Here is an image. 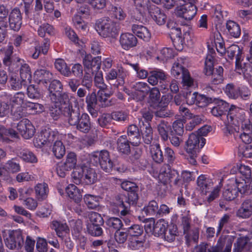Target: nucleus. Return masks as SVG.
Instances as JSON below:
<instances>
[{
	"instance_id": "1",
	"label": "nucleus",
	"mask_w": 252,
	"mask_h": 252,
	"mask_svg": "<svg viewBox=\"0 0 252 252\" xmlns=\"http://www.w3.org/2000/svg\"><path fill=\"white\" fill-rule=\"evenodd\" d=\"M121 186L124 190L127 191V195L125 198V201L122 199L118 203V208L116 212L120 213L121 216H126L129 213L130 206L137 204L140 190L136 183L128 181H123Z\"/></svg>"
},
{
	"instance_id": "2",
	"label": "nucleus",
	"mask_w": 252,
	"mask_h": 252,
	"mask_svg": "<svg viewBox=\"0 0 252 252\" xmlns=\"http://www.w3.org/2000/svg\"><path fill=\"white\" fill-rule=\"evenodd\" d=\"M57 133L50 129H45L41 131L40 134L36 138V141L37 145L39 147L45 145L49 146L54 142L52 152L57 158L60 159L64 155L65 149L62 142L57 140Z\"/></svg>"
},
{
	"instance_id": "3",
	"label": "nucleus",
	"mask_w": 252,
	"mask_h": 252,
	"mask_svg": "<svg viewBox=\"0 0 252 252\" xmlns=\"http://www.w3.org/2000/svg\"><path fill=\"white\" fill-rule=\"evenodd\" d=\"M212 57L211 56L207 57L205 61V67L204 73L207 76L211 75L210 83L205 84L203 90L206 92L211 93L215 91L213 85H218L221 83L223 81V68L221 66H219L216 68H214V64L212 63Z\"/></svg>"
},
{
	"instance_id": "4",
	"label": "nucleus",
	"mask_w": 252,
	"mask_h": 252,
	"mask_svg": "<svg viewBox=\"0 0 252 252\" xmlns=\"http://www.w3.org/2000/svg\"><path fill=\"white\" fill-rule=\"evenodd\" d=\"M70 126H74L81 132L88 133L92 128V123L89 115L86 113L80 114L79 111L72 109L67 119Z\"/></svg>"
},
{
	"instance_id": "5",
	"label": "nucleus",
	"mask_w": 252,
	"mask_h": 252,
	"mask_svg": "<svg viewBox=\"0 0 252 252\" xmlns=\"http://www.w3.org/2000/svg\"><path fill=\"white\" fill-rule=\"evenodd\" d=\"M95 29L98 33L103 37L114 38L118 34L117 23L108 17H104L97 20Z\"/></svg>"
},
{
	"instance_id": "6",
	"label": "nucleus",
	"mask_w": 252,
	"mask_h": 252,
	"mask_svg": "<svg viewBox=\"0 0 252 252\" xmlns=\"http://www.w3.org/2000/svg\"><path fill=\"white\" fill-rule=\"evenodd\" d=\"M247 188L246 181L240 182L238 178H232L225 187L223 197L226 200H232L237 197L239 192L243 194L248 190Z\"/></svg>"
},
{
	"instance_id": "7",
	"label": "nucleus",
	"mask_w": 252,
	"mask_h": 252,
	"mask_svg": "<svg viewBox=\"0 0 252 252\" xmlns=\"http://www.w3.org/2000/svg\"><path fill=\"white\" fill-rule=\"evenodd\" d=\"M90 159L94 165H99L105 172L110 173L112 171L114 163L111 159L109 152L107 150L94 151L90 155Z\"/></svg>"
},
{
	"instance_id": "8",
	"label": "nucleus",
	"mask_w": 252,
	"mask_h": 252,
	"mask_svg": "<svg viewBox=\"0 0 252 252\" xmlns=\"http://www.w3.org/2000/svg\"><path fill=\"white\" fill-rule=\"evenodd\" d=\"M53 104L49 108V114L52 118L58 120L61 114L68 118L72 109V104L69 98L66 102L62 101V99H57L56 101H51Z\"/></svg>"
},
{
	"instance_id": "9",
	"label": "nucleus",
	"mask_w": 252,
	"mask_h": 252,
	"mask_svg": "<svg viewBox=\"0 0 252 252\" xmlns=\"http://www.w3.org/2000/svg\"><path fill=\"white\" fill-rule=\"evenodd\" d=\"M179 5L175 9V14L178 17L190 21L193 18L197 13V8L195 5V0H178Z\"/></svg>"
},
{
	"instance_id": "10",
	"label": "nucleus",
	"mask_w": 252,
	"mask_h": 252,
	"mask_svg": "<svg viewBox=\"0 0 252 252\" xmlns=\"http://www.w3.org/2000/svg\"><path fill=\"white\" fill-rule=\"evenodd\" d=\"M73 178L74 182L76 184L84 182L87 185H91L94 183L96 175L94 169L87 166H82L76 169Z\"/></svg>"
},
{
	"instance_id": "11",
	"label": "nucleus",
	"mask_w": 252,
	"mask_h": 252,
	"mask_svg": "<svg viewBox=\"0 0 252 252\" xmlns=\"http://www.w3.org/2000/svg\"><path fill=\"white\" fill-rule=\"evenodd\" d=\"M128 75V72L123 67H118L117 69H111L107 73L106 79L110 85L117 87L122 86L125 83L126 76Z\"/></svg>"
},
{
	"instance_id": "12",
	"label": "nucleus",
	"mask_w": 252,
	"mask_h": 252,
	"mask_svg": "<svg viewBox=\"0 0 252 252\" xmlns=\"http://www.w3.org/2000/svg\"><path fill=\"white\" fill-rule=\"evenodd\" d=\"M6 247L10 250L19 249L24 243V238L22 233L19 230H9L8 235L3 236Z\"/></svg>"
},
{
	"instance_id": "13",
	"label": "nucleus",
	"mask_w": 252,
	"mask_h": 252,
	"mask_svg": "<svg viewBox=\"0 0 252 252\" xmlns=\"http://www.w3.org/2000/svg\"><path fill=\"white\" fill-rule=\"evenodd\" d=\"M50 82L48 92L51 100L56 101L57 99H60L64 102H66L69 97L67 93L62 92L63 85L61 82L56 79Z\"/></svg>"
},
{
	"instance_id": "14",
	"label": "nucleus",
	"mask_w": 252,
	"mask_h": 252,
	"mask_svg": "<svg viewBox=\"0 0 252 252\" xmlns=\"http://www.w3.org/2000/svg\"><path fill=\"white\" fill-rule=\"evenodd\" d=\"M77 163L76 155L73 152L67 154L64 162L58 164L56 170L58 175L61 177H64L66 172L74 169Z\"/></svg>"
},
{
	"instance_id": "15",
	"label": "nucleus",
	"mask_w": 252,
	"mask_h": 252,
	"mask_svg": "<svg viewBox=\"0 0 252 252\" xmlns=\"http://www.w3.org/2000/svg\"><path fill=\"white\" fill-rule=\"evenodd\" d=\"M171 73L175 77L182 78L184 86L190 87L193 84V80L190 76L189 72L179 62H175L171 68Z\"/></svg>"
},
{
	"instance_id": "16",
	"label": "nucleus",
	"mask_w": 252,
	"mask_h": 252,
	"mask_svg": "<svg viewBox=\"0 0 252 252\" xmlns=\"http://www.w3.org/2000/svg\"><path fill=\"white\" fill-rule=\"evenodd\" d=\"M228 123L235 126H239L246 119L244 110L234 105H231L226 115Z\"/></svg>"
},
{
	"instance_id": "17",
	"label": "nucleus",
	"mask_w": 252,
	"mask_h": 252,
	"mask_svg": "<svg viewBox=\"0 0 252 252\" xmlns=\"http://www.w3.org/2000/svg\"><path fill=\"white\" fill-rule=\"evenodd\" d=\"M206 140L203 137L199 136L196 133H192L189 135L186 142V151L199 152L205 144Z\"/></svg>"
},
{
	"instance_id": "18",
	"label": "nucleus",
	"mask_w": 252,
	"mask_h": 252,
	"mask_svg": "<svg viewBox=\"0 0 252 252\" xmlns=\"http://www.w3.org/2000/svg\"><path fill=\"white\" fill-rule=\"evenodd\" d=\"M17 129L25 139H30L34 134L35 129L30 120L24 119L17 125Z\"/></svg>"
},
{
	"instance_id": "19",
	"label": "nucleus",
	"mask_w": 252,
	"mask_h": 252,
	"mask_svg": "<svg viewBox=\"0 0 252 252\" xmlns=\"http://www.w3.org/2000/svg\"><path fill=\"white\" fill-rule=\"evenodd\" d=\"M178 174L177 170L171 169L170 166L164 165L160 169L158 177L161 183L166 184L172 183L174 178L178 177Z\"/></svg>"
},
{
	"instance_id": "20",
	"label": "nucleus",
	"mask_w": 252,
	"mask_h": 252,
	"mask_svg": "<svg viewBox=\"0 0 252 252\" xmlns=\"http://www.w3.org/2000/svg\"><path fill=\"white\" fill-rule=\"evenodd\" d=\"M112 93L107 91H98L97 93L98 105L101 108H105L115 105L117 103V99L114 98H110Z\"/></svg>"
},
{
	"instance_id": "21",
	"label": "nucleus",
	"mask_w": 252,
	"mask_h": 252,
	"mask_svg": "<svg viewBox=\"0 0 252 252\" xmlns=\"http://www.w3.org/2000/svg\"><path fill=\"white\" fill-rule=\"evenodd\" d=\"M229 103L220 99H215L214 106L212 108L211 112L216 117H221L225 116L229 110Z\"/></svg>"
},
{
	"instance_id": "22",
	"label": "nucleus",
	"mask_w": 252,
	"mask_h": 252,
	"mask_svg": "<svg viewBox=\"0 0 252 252\" xmlns=\"http://www.w3.org/2000/svg\"><path fill=\"white\" fill-rule=\"evenodd\" d=\"M9 23L10 29L14 31H18L22 24V16L20 9L14 8L9 16Z\"/></svg>"
},
{
	"instance_id": "23",
	"label": "nucleus",
	"mask_w": 252,
	"mask_h": 252,
	"mask_svg": "<svg viewBox=\"0 0 252 252\" xmlns=\"http://www.w3.org/2000/svg\"><path fill=\"white\" fill-rule=\"evenodd\" d=\"M87 110L93 117L95 118L98 115L99 106L96 94L94 93H89L86 97Z\"/></svg>"
},
{
	"instance_id": "24",
	"label": "nucleus",
	"mask_w": 252,
	"mask_h": 252,
	"mask_svg": "<svg viewBox=\"0 0 252 252\" xmlns=\"http://www.w3.org/2000/svg\"><path fill=\"white\" fill-rule=\"evenodd\" d=\"M134 92H133L134 99L137 101L142 100L150 90V87L147 83L138 82L133 85Z\"/></svg>"
},
{
	"instance_id": "25",
	"label": "nucleus",
	"mask_w": 252,
	"mask_h": 252,
	"mask_svg": "<svg viewBox=\"0 0 252 252\" xmlns=\"http://www.w3.org/2000/svg\"><path fill=\"white\" fill-rule=\"evenodd\" d=\"M101 57H93L91 55H87L83 59V64L88 69H91L92 73L98 71L101 66Z\"/></svg>"
},
{
	"instance_id": "26",
	"label": "nucleus",
	"mask_w": 252,
	"mask_h": 252,
	"mask_svg": "<svg viewBox=\"0 0 252 252\" xmlns=\"http://www.w3.org/2000/svg\"><path fill=\"white\" fill-rule=\"evenodd\" d=\"M120 43L123 49L128 50L137 45V39L132 33H124L120 36Z\"/></svg>"
},
{
	"instance_id": "27",
	"label": "nucleus",
	"mask_w": 252,
	"mask_h": 252,
	"mask_svg": "<svg viewBox=\"0 0 252 252\" xmlns=\"http://www.w3.org/2000/svg\"><path fill=\"white\" fill-rule=\"evenodd\" d=\"M127 134L129 142L133 146H138L141 143V135L138 126L135 125L129 126L127 129Z\"/></svg>"
},
{
	"instance_id": "28",
	"label": "nucleus",
	"mask_w": 252,
	"mask_h": 252,
	"mask_svg": "<svg viewBox=\"0 0 252 252\" xmlns=\"http://www.w3.org/2000/svg\"><path fill=\"white\" fill-rule=\"evenodd\" d=\"M148 12L158 25H162L165 23L166 15L156 5L153 4L149 7Z\"/></svg>"
},
{
	"instance_id": "29",
	"label": "nucleus",
	"mask_w": 252,
	"mask_h": 252,
	"mask_svg": "<svg viewBox=\"0 0 252 252\" xmlns=\"http://www.w3.org/2000/svg\"><path fill=\"white\" fill-rule=\"evenodd\" d=\"M252 215V200L246 199L242 203L241 207L236 212L238 217L248 219Z\"/></svg>"
},
{
	"instance_id": "30",
	"label": "nucleus",
	"mask_w": 252,
	"mask_h": 252,
	"mask_svg": "<svg viewBox=\"0 0 252 252\" xmlns=\"http://www.w3.org/2000/svg\"><path fill=\"white\" fill-rule=\"evenodd\" d=\"M166 79L165 73L161 69L156 68L150 71L148 81L150 84L155 86L157 85L158 82L161 83L164 81Z\"/></svg>"
},
{
	"instance_id": "31",
	"label": "nucleus",
	"mask_w": 252,
	"mask_h": 252,
	"mask_svg": "<svg viewBox=\"0 0 252 252\" xmlns=\"http://www.w3.org/2000/svg\"><path fill=\"white\" fill-rule=\"evenodd\" d=\"M52 78V73L44 69H37L34 73V79L39 84H47Z\"/></svg>"
},
{
	"instance_id": "32",
	"label": "nucleus",
	"mask_w": 252,
	"mask_h": 252,
	"mask_svg": "<svg viewBox=\"0 0 252 252\" xmlns=\"http://www.w3.org/2000/svg\"><path fill=\"white\" fill-rule=\"evenodd\" d=\"M130 143L126 135H121L117 139V149L119 153L127 155L130 153Z\"/></svg>"
},
{
	"instance_id": "33",
	"label": "nucleus",
	"mask_w": 252,
	"mask_h": 252,
	"mask_svg": "<svg viewBox=\"0 0 252 252\" xmlns=\"http://www.w3.org/2000/svg\"><path fill=\"white\" fill-rule=\"evenodd\" d=\"M242 61L235 64V70L240 74H243L244 77L249 80L252 77V66L249 63H242Z\"/></svg>"
},
{
	"instance_id": "34",
	"label": "nucleus",
	"mask_w": 252,
	"mask_h": 252,
	"mask_svg": "<svg viewBox=\"0 0 252 252\" xmlns=\"http://www.w3.org/2000/svg\"><path fill=\"white\" fill-rule=\"evenodd\" d=\"M197 184L202 193L205 194L209 192L213 187L212 181L203 175H201L198 177Z\"/></svg>"
},
{
	"instance_id": "35",
	"label": "nucleus",
	"mask_w": 252,
	"mask_h": 252,
	"mask_svg": "<svg viewBox=\"0 0 252 252\" xmlns=\"http://www.w3.org/2000/svg\"><path fill=\"white\" fill-rule=\"evenodd\" d=\"M18 133L12 128L6 129L0 126V141L4 143H9L11 141L10 138H17Z\"/></svg>"
},
{
	"instance_id": "36",
	"label": "nucleus",
	"mask_w": 252,
	"mask_h": 252,
	"mask_svg": "<svg viewBox=\"0 0 252 252\" xmlns=\"http://www.w3.org/2000/svg\"><path fill=\"white\" fill-rule=\"evenodd\" d=\"M132 31L138 37L145 41H148L151 37L149 31L143 26L133 24L132 26Z\"/></svg>"
},
{
	"instance_id": "37",
	"label": "nucleus",
	"mask_w": 252,
	"mask_h": 252,
	"mask_svg": "<svg viewBox=\"0 0 252 252\" xmlns=\"http://www.w3.org/2000/svg\"><path fill=\"white\" fill-rule=\"evenodd\" d=\"M234 169L238 170L237 174H240L241 176L240 178H242V180H239V181L243 182L244 180V181L246 182V184H248L252 174L251 168L245 165L241 164L240 166L237 165L236 167L234 166L231 170V172H232Z\"/></svg>"
},
{
	"instance_id": "38",
	"label": "nucleus",
	"mask_w": 252,
	"mask_h": 252,
	"mask_svg": "<svg viewBox=\"0 0 252 252\" xmlns=\"http://www.w3.org/2000/svg\"><path fill=\"white\" fill-rule=\"evenodd\" d=\"M17 154L20 158L26 162L34 163L37 162L36 156L29 149H20L17 151Z\"/></svg>"
},
{
	"instance_id": "39",
	"label": "nucleus",
	"mask_w": 252,
	"mask_h": 252,
	"mask_svg": "<svg viewBox=\"0 0 252 252\" xmlns=\"http://www.w3.org/2000/svg\"><path fill=\"white\" fill-rule=\"evenodd\" d=\"M226 51L229 59L232 60L235 56L236 57L235 64L242 61V50L238 45L232 44L227 48Z\"/></svg>"
},
{
	"instance_id": "40",
	"label": "nucleus",
	"mask_w": 252,
	"mask_h": 252,
	"mask_svg": "<svg viewBox=\"0 0 252 252\" xmlns=\"http://www.w3.org/2000/svg\"><path fill=\"white\" fill-rule=\"evenodd\" d=\"M51 227L55 230L58 236L61 238L64 236V235H68L69 231L65 223H62L57 220H53Z\"/></svg>"
},
{
	"instance_id": "41",
	"label": "nucleus",
	"mask_w": 252,
	"mask_h": 252,
	"mask_svg": "<svg viewBox=\"0 0 252 252\" xmlns=\"http://www.w3.org/2000/svg\"><path fill=\"white\" fill-rule=\"evenodd\" d=\"M150 152L153 160L157 163H161L164 161V156L160 145L156 144L151 146Z\"/></svg>"
},
{
	"instance_id": "42",
	"label": "nucleus",
	"mask_w": 252,
	"mask_h": 252,
	"mask_svg": "<svg viewBox=\"0 0 252 252\" xmlns=\"http://www.w3.org/2000/svg\"><path fill=\"white\" fill-rule=\"evenodd\" d=\"M142 213L147 216H158L159 210L158 202L154 200L149 202L142 209Z\"/></svg>"
},
{
	"instance_id": "43",
	"label": "nucleus",
	"mask_w": 252,
	"mask_h": 252,
	"mask_svg": "<svg viewBox=\"0 0 252 252\" xmlns=\"http://www.w3.org/2000/svg\"><path fill=\"white\" fill-rule=\"evenodd\" d=\"M68 196L75 202L80 201L82 197L80 190L74 185L69 184L65 189Z\"/></svg>"
},
{
	"instance_id": "44",
	"label": "nucleus",
	"mask_w": 252,
	"mask_h": 252,
	"mask_svg": "<svg viewBox=\"0 0 252 252\" xmlns=\"http://www.w3.org/2000/svg\"><path fill=\"white\" fill-rule=\"evenodd\" d=\"M170 126L168 123L164 120H161L157 126L158 131L161 140L166 141L169 138L168 132L170 129Z\"/></svg>"
},
{
	"instance_id": "45",
	"label": "nucleus",
	"mask_w": 252,
	"mask_h": 252,
	"mask_svg": "<svg viewBox=\"0 0 252 252\" xmlns=\"http://www.w3.org/2000/svg\"><path fill=\"white\" fill-rule=\"evenodd\" d=\"M50 47V40L48 38L44 39L43 43L41 46H36L34 47L33 53L32 54V57L34 59L38 58L40 53L45 55L47 53Z\"/></svg>"
},
{
	"instance_id": "46",
	"label": "nucleus",
	"mask_w": 252,
	"mask_h": 252,
	"mask_svg": "<svg viewBox=\"0 0 252 252\" xmlns=\"http://www.w3.org/2000/svg\"><path fill=\"white\" fill-rule=\"evenodd\" d=\"M168 223L163 219H160L155 223V227L153 228V234L156 236L163 237L165 231L168 228Z\"/></svg>"
},
{
	"instance_id": "47",
	"label": "nucleus",
	"mask_w": 252,
	"mask_h": 252,
	"mask_svg": "<svg viewBox=\"0 0 252 252\" xmlns=\"http://www.w3.org/2000/svg\"><path fill=\"white\" fill-rule=\"evenodd\" d=\"M225 94L229 98L233 99L238 98L239 87L232 83H228L223 88Z\"/></svg>"
},
{
	"instance_id": "48",
	"label": "nucleus",
	"mask_w": 252,
	"mask_h": 252,
	"mask_svg": "<svg viewBox=\"0 0 252 252\" xmlns=\"http://www.w3.org/2000/svg\"><path fill=\"white\" fill-rule=\"evenodd\" d=\"M36 196L38 200L46 198L49 192L48 185L45 183L38 184L35 187Z\"/></svg>"
},
{
	"instance_id": "49",
	"label": "nucleus",
	"mask_w": 252,
	"mask_h": 252,
	"mask_svg": "<svg viewBox=\"0 0 252 252\" xmlns=\"http://www.w3.org/2000/svg\"><path fill=\"white\" fill-rule=\"evenodd\" d=\"M20 78L24 80L25 82L30 84L32 81V74L31 68L29 65L27 63H24L21 64L20 68Z\"/></svg>"
},
{
	"instance_id": "50",
	"label": "nucleus",
	"mask_w": 252,
	"mask_h": 252,
	"mask_svg": "<svg viewBox=\"0 0 252 252\" xmlns=\"http://www.w3.org/2000/svg\"><path fill=\"white\" fill-rule=\"evenodd\" d=\"M3 168L8 172L14 173L20 171L21 166L18 159L12 158L5 163Z\"/></svg>"
},
{
	"instance_id": "51",
	"label": "nucleus",
	"mask_w": 252,
	"mask_h": 252,
	"mask_svg": "<svg viewBox=\"0 0 252 252\" xmlns=\"http://www.w3.org/2000/svg\"><path fill=\"white\" fill-rule=\"evenodd\" d=\"M251 238H252V234L238 238L236 243H234L233 252H242L247 245L249 240Z\"/></svg>"
},
{
	"instance_id": "52",
	"label": "nucleus",
	"mask_w": 252,
	"mask_h": 252,
	"mask_svg": "<svg viewBox=\"0 0 252 252\" xmlns=\"http://www.w3.org/2000/svg\"><path fill=\"white\" fill-rule=\"evenodd\" d=\"M100 197L98 196L92 194H86L84 196V201L90 209H95L99 205Z\"/></svg>"
},
{
	"instance_id": "53",
	"label": "nucleus",
	"mask_w": 252,
	"mask_h": 252,
	"mask_svg": "<svg viewBox=\"0 0 252 252\" xmlns=\"http://www.w3.org/2000/svg\"><path fill=\"white\" fill-rule=\"evenodd\" d=\"M133 1L136 8L141 15L148 11L149 7L153 5L150 0H133Z\"/></svg>"
},
{
	"instance_id": "54",
	"label": "nucleus",
	"mask_w": 252,
	"mask_h": 252,
	"mask_svg": "<svg viewBox=\"0 0 252 252\" xmlns=\"http://www.w3.org/2000/svg\"><path fill=\"white\" fill-rule=\"evenodd\" d=\"M55 68L60 72V73L65 76L68 77L71 74L70 68L67 66L64 61L58 59L55 62Z\"/></svg>"
},
{
	"instance_id": "55",
	"label": "nucleus",
	"mask_w": 252,
	"mask_h": 252,
	"mask_svg": "<svg viewBox=\"0 0 252 252\" xmlns=\"http://www.w3.org/2000/svg\"><path fill=\"white\" fill-rule=\"evenodd\" d=\"M143 141L147 145H150L153 140V129L150 124H146L142 130Z\"/></svg>"
},
{
	"instance_id": "56",
	"label": "nucleus",
	"mask_w": 252,
	"mask_h": 252,
	"mask_svg": "<svg viewBox=\"0 0 252 252\" xmlns=\"http://www.w3.org/2000/svg\"><path fill=\"white\" fill-rule=\"evenodd\" d=\"M226 29L232 36L237 38L240 35L241 30L240 26L235 22L233 21H227Z\"/></svg>"
},
{
	"instance_id": "57",
	"label": "nucleus",
	"mask_w": 252,
	"mask_h": 252,
	"mask_svg": "<svg viewBox=\"0 0 252 252\" xmlns=\"http://www.w3.org/2000/svg\"><path fill=\"white\" fill-rule=\"evenodd\" d=\"M238 155L241 158L252 157V146L250 145L241 144L238 149Z\"/></svg>"
},
{
	"instance_id": "58",
	"label": "nucleus",
	"mask_w": 252,
	"mask_h": 252,
	"mask_svg": "<svg viewBox=\"0 0 252 252\" xmlns=\"http://www.w3.org/2000/svg\"><path fill=\"white\" fill-rule=\"evenodd\" d=\"M107 227L111 230H119L123 226L122 220L118 218L111 217L106 221Z\"/></svg>"
},
{
	"instance_id": "59",
	"label": "nucleus",
	"mask_w": 252,
	"mask_h": 252,
	"mask_svg": "<svg viewBox=\"0 0 252 252\" xmlns=\"http://www.w3.org/2000/svg\"><path fill=\"white\" fill-rule=\"evenodd\" d=\"M8 10L3 5H0V29L6 30L8 26L7 17Z\"/></svg>"
},
{
	"instance_id": "60",
	"label": "nucleus",
	"mask_w": 252,
	"mask_h": 252,
	"mask_svg": "<svg viewBox=\"0 0 252 252\" xmlns=\"http://www.w3.org/2000/svg\"><path fill=\"white\" fill-rule=\"evenodd\" d=\"M128 235L132 237H138L143 232V227L139 224H133L126 228Z\"/></svg>"
},
{
	"instance_id": "61",
	"label": "nucleus",
	"mask_w": 252,
	"mask_h": 252,
	"mask_svg": "<svg viewBox=\"0 0 252 252\" xmlns=\"http://www.w3.org/2000/svg\"><path fill=\"white\" fill-rule=\"evenodd\" d=\"M9 84L11 89L14 90H18L21 89L23 86H27L29 85L16 76H12L10 77Z\"/></svg>"
},
{
	"instance_id": "62",
	"label": "nucleus",
	"mask_w": 252,
	"mask_h": 252,
	"mask_svg": "<svg viewBox=\"0 0 252 252\" xmlns=\"http://www.w3.org/2000/svg\"><path fill=\"white\" fill-rule=\"evenodd\" d=\"M185 123L184 119H178L174 121L172 124L173 132L178 136H182L184 132Z\"/></svg>"
},
{
	"instance_id": "63",
	"label": "nucleus",
	"mask_w": 252,
	"mask_h": 252,
	"mask_svg": "<svg viewBox=\"0 0 252 252\" xmlns=\"http://www.w3.org/2000/svg\"><path fill=\"white\" fill-rule=\"evenodd\" d=\"M164 159L166 161V165L170 166L173 165L176 159L175 154L174 151L170 147H166L164 148Z\"/></svg>"
},
{
	"instance_id": "64",
	"label": "nucleus",
	"mask_w": 252,
	"mask_h": 252,
	"mask_svg": "<svg viewBox=\"0 0 252 252\" xmlns=\"http://www.w3.org/2000/svg\"><path fill=\"white\" fill-rule=\"evenodd\" d=\"M37 32L38 35L41 37H44L46 33L52 35L54 34V28L49 24L44 23L39 27Z\"/></svg>"
}]
</instances>
